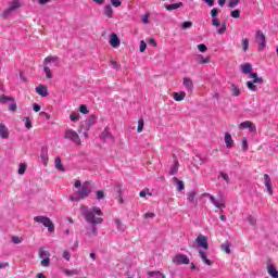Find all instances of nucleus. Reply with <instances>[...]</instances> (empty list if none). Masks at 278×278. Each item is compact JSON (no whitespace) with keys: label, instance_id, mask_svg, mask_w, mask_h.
Listing matches in <instances>:
<instances>
[{"label":"nucleus","instance_id":"1","mask_svg":"<svg viewBox=\"0 0 278 278\" xmlns=\"http://www.w3.org/2000/svg\"><path fill=\"white\" fill-rule=\"evenodd\" d=\"M80 213L84 216L85 220H87V223H91V225H101V223H103V218L94 217L103 216V211H101V207L99 206H94L92 208H89L88 206H81Z\"/></svg>","mask_w":278,"mask_h":278},{"label":"nucleus","instance_id":"2","mask_svg":"<svg viewBox=\"0 0 278 278\" xmlns=\"http://www.w3.org/2000/svg\"><path fill=\"white\" fill-rule=\"evenodd\" d=\"M92 192V189H90V182H85L80 190L76 191L73 195H71V201H81L84 199H88Z\"/></svg>","mask_w":278,"mask_h":278},{"label":"nucleus","instance_id":"3","mask_svg":"<svg viewBox=\"0 0 278 278\" xmlns=\"http://www.w3.org/2000/svg\"><path fill=\"white\" fill-rule=\"evenodd\" d=\"M34 220L35 223H40L41 225H43V227H47L50 233H53V231H55V226L53 225V222H51V218L47 216H35Z\"/></svg>","mask_w":278,"mask_h":278},{"label":"nucleus","instance_id":"4","mask_svg":"<svg viewBox=\"0 0 278 278\" xmlns=\"http://www.w3.org/2000/svg\"><path fill=\"white\" fill-rule=\"evenodd\" d=\"M64 138L66 140H71L72 142H74V144H81V139L79 138V135L73 129L65 130Z\"/></svg>","mask_w":278,"mask_h":278},{"label":"nucleus","instance_id":"5","mask_svg":"<svg viewBox=\"0 0 278 278\" xmlns=\"http://www.w3.org/2000/svg\"><path fill=\"white\" fill-rule=\"evenodd\" d=\"M22 7H23V3L20 2V0H13L10 3L9 8L3 11L2 16L5 18V16H10V14H12V12H16V10H18Z\"/></svg>","mask_w":278,"mask_h":278},{"label":"nucleus","instance_id":"6","mask_svg":"<svg viewBox=\"0 0 278 278\" xmlns=\"http://www.w3.org/2000/svg\"><path fill=\"white\" fill-rule=\"evenodd\" d=\"M202 197H207L210 199L211 203L217 207V210H225L226 205V200L223 199L220 202L216 201V197H214L212 193H203Z\"/></svg>","mask_w":278,"mask_h":278},{"label":"nucleus","instance_id":"7","mask_svg":"<svg viewBox=\"0 0 278 278\" xmlns=\"http://www.w3.org/2000/svg\"><path fill=\"white\" fill-rule=\"evenodd\" d=\"M256 42L260 51H264V49H266V35H264L262 30L256 31Z\"/></svg>","mask_w":278,"mask_h":278},{"label":"nucleus","instance_id":"8","mask_svg":"<svg viewBox=\"0 0 278 278\" xmlns=\"http://www.w3.org/2000/svg\"><path fill=\"white\" fill-rule=\"evenodd\" d=\"M239 129H249L250 134H257V127L251 121L242 122L239 126Z\"/></svg>","mask_w":278,"mask_h":278},{"label":"nucleus","instance_id":"9","mask_svg":"<svg viewBox=\"0 0 278 278\" xmlns=\"http://www.w3.org/2000/svg\"><path fill=\"white\" fill-rule=\"evenodd\" d=\"M173 264H177L178 266L181 264H190V258L186 254H178L173 257Z\"/></svg>","mask_w":278,"mask_h":278},{"label":"nucleus","instance_id":"10","mask_svg":"<svg viewBox=\"0 0 278 278\" xmlns=\"http://www.w3.org/2000/svg\"><path fill=\"white\" fill-rule=\"evenodd\" d=\"M195 242L200 249H204V251H207L210 249V243H207V237L200 235L197 239Z\"/></svg>","mask_w":278,"mask_h":278},{"label":"nucleus","instance_id":"11","mask_svg":"<svg viewBox=\"0 0 278 278\" xmlns=\"http://www.w3.org/2000/svg\"><path fill=\"white\" fill-rule=\"evenodd\" d=\"M264 180H265V187L267 189L269 197H273V180L270 179V176L268 174H265Z\"/></svg>","mask_w":278,"mask_h":278},{"label":"nucleus","instance_id":"12","mask_svg":"<svg viewBox=\"0 0 278 278\" xmlns=\"http://www.w3.org/2000/svg\"><path fill=\"white\" fill-rule=\"evenodd\" d=\"M109 42L114 49H118V47H121V39H118V35H116V33L111 34V39Z\"/></svg>","mask_w":278,"mask_h":278},{"label":"nucleus","instance_id":"13","mask_svg":"<svg viewBox=\"0 0 278 278\" xmlns=\"http://www.w3.org/2000/svg\"><path fill=\"white\" fill-rule=\"evenodd\" d=\"M182 85L189 92H192V90H194V84L192 83V78L190 77H184Z\"/></svg>","mask_w":278,"mask_h":278},{"label":"nucleus","instance_id":"14","mask_svg":"<svg viewBox=\"0 0 278 278\" xmlns=\"http://www.w3.org/2000/svg\"><path fill=\"white\" fill-rule=\"evenodd\" d=\"M37 94H40V97H49V89L45 85H39L36 87Z\"/></svg>","mask_w":278,"mask_h":278},{"label":"nucleus","instance_id":"15","mask_svg":"<svg viewBox=\"0 0 278 278\" xmlns=\"http://www.w3.org/2000/svg\"><path fill=\"white\" fill-rule=\"evenodd\" d=\"M94 123H97V116L94 115H90L84 123L83 125H85L87 131L88 129H90V127H92V125H94Z\"/></svg>","mask_w":278,"mask_h":278},{"label":"nucleus","instance_id":"16","mask_svg":"<svg viewBox=\"0 0 278 278\" xmlns=\"http://www.w3.org/2000/svg\"><path fill=\"white\" fill-rule=\"evenodd\" d=\"M187 199L189 201V203H192L194 205V207H197V205H199V201L197 200V191H190L187 194Z\"/></svg>","mask_w":278,"mask_h":278},{"label":"nucleus","instance_id":"17","mask_svg":"<svg viewBox=\"0 0 278 278\" xmlns=\"http://www.w3.org/2000/svg\"><path fill=\"white\" fill-rule=\"evenodd\" d=\"M224 140L227 149H231L233 147V138H231V134L225 132Z\"/></svg>","mask_w":278,"mask_h":278},{"label":"nucleus","instance_id":"18","mask_svg":"<svg viewBox=\"0 0 278 278\" xmlns=\"http://www.w3.org/2000/svg\"><path fill=\"white\" fill-rule=\"evenodd\" d=\"M0 138H10V131L8 130V127H5L3 124H0Z\"/></svg>","mask_w":278,"mask_h":278},{"label":"nucleus","instance_id":"19","mask_svg":"<svg viewBox=\"0 0 278 278\" xmlns=\"http://www.w3.org/2000/svg\"><path fill=\"white\" fill-rule=\"evenodd\" d=\"M54 166H55L56 170L64 173V165L62 164V159L60 156H56L54 159Z\"/></svg>","mask_w":278,"mask_h":278},{"label":"nucleus","instance_id":"20","mask_svg":"<svg viewBox=\"0 0 278 278\" xmlns=\"http://www.w3.org/2000/svg\"><path fill=\"white\" fill-rule=\"evenodd\" d=\"M211 58L210 56H203V54H199L195 58V62H198L199 64H210Z\"/></svg>","mask_w":278,"mask_h":278},{"label":"nucleus","instance_id":"21","mask_svg":"<svg viewBox=\"0 0 278 278\" xmlns=\"http://www.w3.org/2000/svg\"><path fill=\"white\" fill-rule=\"evenodd\" d=\"M179 8H184V2L165 5V10H167L168 12H170L173 10H179Z\"/></svg>","mask_w":278,"mask_h":278},{"label":"nucleus","instance_id":"22","mask_svg":"<svg viewBox=\"0 0 278 278\" xmlns=\"http://www.w3.org/2000/svg\"><path fill=\"white\" fill-rule=\"evenodd\" d=\"M229 90L232 97H240L241 94L240 88L237 85L231 84L229 87Z\"/></svg>","mask_w":278,"mask_h":278},{"label":"nucleus","instance_id":"23","mask_svg":"<svg viewBox=\"0 0 278 278\" xmlns=\"http://www.w3.org/2000/svg\"><path fill=\"white\" fill-rule=\"evenodd\" d=\"M267 273L270 277L273 278H278V271H277V268H275L274 265H268L267 266Z\"/></svg>","mask_w":278,"mask_h":278},{"label":"nucleus","instance_id":"24","mask_svg":"<svg viewBox=\"0 0 278 278\" xmlns=\"http://www.w3.org/2000/svg\"><path fill=\"white\" fill-rule=\"evenodd\" d=\"M199 255L201 257V260L204 262V264H206V266H212V261L207 258V254H205L204 251H199Z\"/></svg>","mask_w":278,"mask_h":278},{"label":"nucleus","instance_id":"25","mask_svg":"<svg viewBox=\"0 0 278 278\" xmlns=\"http://www.w3.org/2000/svg\"><path fill=\"white\" fill-rule=\"evenodd\" d=\"M173 99L176 101H184V99H186V91L174 92Z\"/></svg>","mask_w":278,"mask_h":278},{"label":"nucleus","instance_id":"26","mask_svg":"<svg viewBox=\"0 0 278 278\" xmlns=\"http://www.w3.org/2000/svg\"><path fill=\"white\" fill-rule=\"evenodd\" d=\"M250 77L254 84H264V78L257 77V73H250Z\"/></svg>","mask_w":278,"mask_h":278},{"label":"nucleus","instance_id":"27","mask_svg":"<svg viewBox=\"0 0 278 278\" xmlns=\"http://www.w3.org/2000/svg\"><path fill=\"white\" fill-rule=\"evenodd\" d=\"M252 68H253V66H251V64H249V63L241 65V71H242V73H244V75H251V73H253V72H251Z\"/></svg>","mask_w":278,"mask_h":278},{"label":"nucleus","instance_id":"28","mask_svg":"<svg viewBox=\"0 0 278 278\" xmlns=\"http://www.w3.org/2000/svg\"><path fill=\"white\" fill-rule=\"evenodd\" d=\"M179 170V161H175L174 165H172L170 169H169V175H177Z\"/></svg>","mask_w":278,"mask_h":278},{"label":"nucleus","instance_id":"29","mask_svg":"<svg viewBox=\"0 0 278 278\" xmlns=\"http://www.w3.org/2000/svg\"><path fill=\"white\" fill-rule=\"evenodd\" d=\"M43 73H46L47 79H53V74L51 73V67H49V65L43 64Z\"/></svg>","mask_w":278,"mask_h":278},{"label":"nucleus","instance_id":"30","mask_svg":"<svg viewBox=\"0 0 278 278\" xmlns=\"http://www.w3.org/2000/svg\"><path fill=\"white\" fill-rule=\"evenodd\" d=\"M104 14L108 16V18H112V15L114 14V9H112V5H106L104 8Z\"/></svg>","mask_w":278,"mask_h":278},{"label":"nucleus","instance_id":"31","mask_svg":"<svg viewBox=\"0 0 278 278\" xmlns=\"http://www.w3.org/2000/svg\"><path fill=\"white\" fill-rule=\"evenodd\" d=\"M148 277H162L166 278V275L162 274V271L156 270V271H147Z\"/></svg>","mask_w":278,"mask_h":278},{"label":"nucleus","instance_id":"32","mask_svg":"<svg viewBox=\"0 0 278 278\" xmlns=\"http://www.w3.org/2000/svg\"><path fill=\"white\" fill-rule=\"evenodd\" d=\"M38 256L41 258V260H45L47 257H49V252L47 250H45V248H41L38 252Z\"/></svg>","mask_w":278,"mask_h":278},{"label":"nucleus","instance_id":"33","mask_svg":"<svg viewBox=\"0 0 278 278\" xmlns=\"http://www.w3.org/2000/svg\"><path fill=\"white\" fill-rule=\"evenodd\" d=\"M143 130H144V119L140 118L138 119L137 131L138 134H142Z\"/></svg>","mask_w":278,"mask_h":278},{"label":"nucleus","instance_id":"34","mask_svg":"<svg viewBox=\"0 0 278 278\" xmlns=\"http://www.w3.org/2000/svg\"><path fill=\"white\" fill-rule=\"evenodd\" d=\"M100 138L105 139V138H112V132H110L109 128H105L101 134Z\"/></svg>","mask_w":278,"mask_h":278},{"label":"nucleus","instance_id":"35","mask_svg":"<svg viewBox=\"0 0 278 278\" xmlns=\"http://www.w3.org/2000/svg\"><path fill=\"white\" fill-rule=\"evenodd\" d=\"M51 62H52V63L58 62V56H47V58L45 59V63H43V64H46L47 66H49V64H51Z\"/></svg>","mask_w":278,"mask_h":278},{"label":"nucleus","instance_id":"36","mask_svg":"<svg viewBox=\"0 0 278 278\" xmlns=\"http://www.w3.org/2000/svg\"><path fill=\"white\" fill-rule=\"evenodd\" d=\"M173 181H175L178 186V191L181 192V190H184L185 186H184V181L179 180V178L174 177Z\"/></svg>","mask_w":278,"mask_h":278},{"label":"nucleus","instance_id":"37","mask_svg":"<svg viewBox=\"0 0 278 278\" xmlns=\"http://www.w3.org/2000/svg\"><path fill=\"white\" fill-rule=\"evenodd\" d=\"M241 149L242 151H249V143L247 137H243L241 140Z\"/></svg>","mask_w":278,"mask_h":278},{"label":"nucleus","instance_id":"38","mask_svg":"<svg viewBox=\"0 0 278 278\" xmlns=\"http://www.w3.org/2000/svg\"><path fill=\"white\" fill-rule=\"evenodd\" d=\"M8 101H14V98L8 97V96H5V94H1V96H0V103L5 104Z\"/></svg>","mask_w":278,"mask_h":278},{"label":"nucleus","instance_id":"39","mask_svg":"<svg viewBox=\"0 0 278 278\" xmlns=\"http://www.w3.org/2000/svg\"><path fill=\"white\" fill-rule=\"evenodd\" d=\"M241 49L242 51H249V39H242L241 40Z\"/></svg>","mask_w":278,"mask_h":278},{"label":"nucleus","instance_id":"40","mask_svg":"<svg viewBox=\"0 0 278 278\" xmlns=\"http://www.w3.org/2000/svg\"><path fill=\"white\" fill-rule=\"evenodd\" d=\"M70 121H72V123H77V121H79V113L72 112L70 114Z\"/></svg>","mask_w":278,"mask_h":278},{"label":"nucleus","instance_id":"41","mask_svg":"<svg viewBox=\"0 0 278 278\" xmlns=\"http://www.w3.org/2000/svg\"><path fill=\"white\" fill-rule=\"evenodd\" d=\"M229 247H230L229 242L223 243L222 251H224V253H227L229 255V253H231V249Z\"/></svg>","mask_w":278,"mask_h":278},{"label":"nucleus","instance_id":"42","mask_svg":"<svg viewBox=\"0 0 278 278\" xmlns=\"http://www.w3.org/2000/svg\"><path fill=\"white\" fill-rule=\"evenodd\" d=\"M247 87L249 88V90H252V92H255L257 90V86H255V83L251 80L247 83Z\"/></svg>","mask_w":278,"mask_h":278},{"label":"nucleus","instance_id":"43","mask_svg":"<svg viewBox=\"0 0 278 278\" xmlns=\"http://www.w3.org/2000/svg\"><path fill=\"white\" fill-rule=\"evenodd\" d=\"M25 170H27V164L21 163L18 168V175H25Z\"/></svg>","mask_w":278,"mask_h":278},{"label":"nucleus","instance_id":"44","mask_svg":"<svg viewBox=\"0 0 278 278\" xmlns=\"http://www.w3.org/2000/svg\"><path fill=\"white\" fill-rule=\"evenodd\" d=\"M247 220L252 225V227H255V225H257V219L252 215H249Z\"/></svg>","mask_w":278,"mask_h":278},{"label":"nucleus","instance_id":"45","mask_svg":"<svg viewBox=\"0 0 278 278\" xmlns=\"http://www.w3.org/2000/svg\"><path fill=\"white\" fill-rule=\"evenodd\" d=\"M78 112H80V114H89L90 111L88 110V106H86L85 104H81L78 109Z\"/></svg>","mask_w":278,"mask_h":278},{"label":"nucleus","instance_id":"46","mask_svg":"<svg viewBox=\"0 0 278 278\" xmlns=\"http://www.w3.org/2000/svg\"><path fill=\"white\" fill-rule=\"evenodd\" d=\"M65 275L73 277V275H79V273L76 269H65Z\"/></svg>","mask_w":278,"mask_h":278},{"label":"nucleus","instance_id":"47","mask_svg":"<svg viewBox=\"0 0 278 278\" xmlns=\"http://www.w3.org/2000/svg\"><path fill=\"white\" fill-rule=\"evenodd\" d=\"M96 197H97L98 201H101V199H103V197H105V192H103V190H98V191H96Z\"/></svg>","mask_w":278,"mask_h":278},{"label":"nucleus","instance_id":"48","mask_svg":"<svg viewBox=\"0 0 278 278\" xmlns=\"http://www.w3.org/2000/svg\"><path fill=\"white\" fill-rule=\"evenodd\" d=\"M227 31V24L223 23L220 28H218L217 34L223 35Z\"/></svg>","mask_w":278,"mask_h":278},{"label":"nucleus","instance_id":"49","mask_svg":"<svg viewBox=\"0 0 278 278\" xmlns=\"http://www.w3.org/2000/svg\"><path fill=\"white\" fill-rule=\"evenodd\" d=\"M232 18H240V10H233L230 12Z\"/></svg>","mask_w":278,"mask_h":278},{"label":"nucleus","instance_id":"50","mask_svg":"<svg viewBox=\"0 0 278 278\" xmlns=\"http://www.w3.org/2000/svg\"><path fill=\"white\" fill-rule=\"evenodd\" d=\"M198 50L201 53H205V51H207V46H205V43H200V45H198Z\"/></svg>","mask_w":278,"mask_h":278},{"label":"nucleus","instance_id":"51","mask_svg":"<svg viewBox=\"0 0 278 278\" xmlns=\"http://www.w3.org/2000/svg\"><path fill=\"white\" fill-rule=\"evenodd\" d=\"M139 49L141 53H144V51H147V42H144V40L140 41Z\"/></svg>","mask_w":278,"mask_h":278},{"label":"nucleus","instance_id":"52","mask_svg":"<svg viewBox=\"0 0 278 278\" xmlns=\"http://www.w3.org/2000/svg\"><path fill=\"white\" fill-rule=\"evenodd\" d=\"M240 3V0H229L228 8H236Z\"/></svg>","mask_w":278,"mask_h":278},{"label":"nucleus","instance_id":"53","mask_svg":"<svg viewBox=\"0 0 278 278\" xmlns=\"http://www.w3.org/2000/svg\"><path fill=\"white\" fill-rule=\"evenodd\" d=\"M51 264V258L46 257L41 261V266L47 267Z\"/></svg>","mask_w":278,"mask_h":278},{"label":"nucleus","instance_id":"54","mask_svg":"<svg viewBox=\"0 0 278 278\" xmlns=\"http://www.w3.org/2000/svg\"><path fill=\"white\" fill-rule=\"evenodd\" d=\"M12 242L13 244H21V242H23V238L21 237H12Z\"/></svg>","mask_w":278,"mask_h":278},{"label":"nucleus","instance_id":"55","mask_svg":"<svg viewBox=\"0 0 278 278\" xmlns=\"http://www.w3.org/2000/svg\"><path fill=\"white\" fill-rule=\"evenodd\" d=\"M25 127L26 129H31V119L29 117H25Z\"/></svg>","mask_w":278,"mask_h":278},{"label":"nucleus","instance_id":"56","mask_svg":"<svg viewBox=\"0 0 278 278\" xmlns=\"http://www.w3.org/2000/svg\"><path fill=\"white\" fill-rule=\"evenodd\" d=\"M211 16H212V18H216L218 16V9L217 8H213L211 10Z\"/></svg>","mask_w":278,"mask_h":278},{"label":"nucleus","instance_id":"57","mask_svg":"<svg viewBox=\"0 0 278 278\" xmlns=\"http://www.w3.org/2000/svg\"><path fill=\"white\" fill-rule=\"evenodd\" d=\"M220 177L224 179V181H226V184H229V175H227V173L222 172Z\"/></svg>","mask_w":278,"mask_h":278},{"label":"nucleus","instance_id":"58","mask_svg":"<svg viewBox=\"0 0 278 278\" xmlns=\"http://www.w3.org/2000/svg\"><path fill=\"white\" fill-rule=\"evenodd\" d=\"M121 0H111V5H113V8H121Z\"/></svg>","mask_w":278,"mask_h":278},{"label":"nucleus","instance_id":"59","mask_svg":"<svg viewBox=\"0 0 278 278\" xmlns=\"http://www.w3.org/2000/svg\"><path fill=\"white\" fill-rule=\"evenodd\" d=\"M212 25L214 27H220V20L216 18V17H213L212 20Z\"/></svg>","mask_w":278,"mask_h":278},{"label":"nucleus","instance_id":"60","mask_svg":"<svg viewBox=\"0 0 278 278\" xmlns=\"http://www.w3.org/2000/svg\"><path fill=\"white\" fill-rule=\"evenodd\" d=\"M63 257L64 260H66L67 262H71V252H68V250H65L63 252Z\"/></svg>","mask_w":278,"mask_h":278},{"label":"nucleus","instance_id":"61","mask_svg":"<svg viewBox=\"0 0 278 278\" xmlns=\"http://www.w3.org/2000/svg\"><path fill=\"white\" fill-rule=\"evenodd\" d=\"M16 102L12 101V103L9 105V111L10 112H16Z\"/></svg>","mask_w":278,"mask_h":278},{"label":"nucleus","instance_id":"62","mask_svg":"<svg viewBox=\"0 0 278 278\" xmlns=\"http://www.w3.org/2000/svg\"><path fill=\"white\" fill-rule=\"evenodd\" d=\"M190 27H192V22H185V23L182 24V29H188V28H190Z\"/></svg>","mask_w":278,"mask_h":278},{"label":"nucleus","instance_id":"63","mask_svg":"<svg viewBox=\"0 0 278 278\" xmlns=\"http://www.w3.org/2000/svg\"><path fill=\"white\" fill-rule=\"evenodd\" d=\"M144 218H155V213L148 212L144 214Z\"/></svg>","mask_w":278,"mask_h":278},{"label":"nucleus","instance_id":"64","mask_svg":"<svg viewBox=\"0 0 278 278\" xmlns=\"http://www.w3.org/2000/svg\"><path fill=\"white\" fill-rule=\"evenodd\" d=\"M33 109H34V112H40V105H38L37 103H35L34 105H33Z\"/></svg>","mask_w":278,"mask_h":278}]
</instances>
